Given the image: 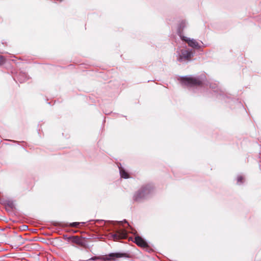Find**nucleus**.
<instances>
[{
    "label": "nucleus",
    "mask_w": 261,
    "mask_h": 261,
    "mask_svg": "<svg viewBox=\"0 0 261 261\" xmlns=\"http://www.w3.org/2000/svg\"><path fill=\"white\" fill-rule=\"evenodd\" d=\"M181 83L187 86H201L202 82L199 79L194 77H182L181 78Z\"/></svg>",
    "instance_id": "nucleus-1"
},
{
    "label": "nucleus",
    "mask_w": 261,
    "mask_h": 261,
    "mask_svg": "<svg viewBox=\"0 0 261 261\" xmlns=\"http://www.w3.org/2000/svg\"><path fill=\"white\" fill-rule=\"evenodd\" d=\"M150 189L147 187L141 188L135 194L133 198L134 200L136 201H138L141 200L145 197L146 194L150 192Z\"/></svg>",
    "instance_id": "nucleus-2"
},
{
    "label": "nucleus",
    "mask_w": 261,
    "mask_h": 261,
    "mask_svg": "<svg viewBox=\"0 0 261 261\" xmlns=\"http://www.w3.org/2000/svg\"><path fill=\"white\" fill-rule=\"evenodd\" d=\"M124 256V254L120 253H112L108 255L102 256L100 258L103 261H109L115 260L116 258H120Z\"/></svg>",
    "instance_id": "nucleus-3"
},
{
    "label": "nucleus",
    "mask_w": 261,
    "mask_h": 261,
    "mask_svg": "<svg viewBox=\"0 0 261 261\" xmlns=\"http://www.w3.org/2000/svg\"><path fill=\"white\" fill-rule=\"evenodd\" d=\"M68 239L72 243H75L81 247H86V243L84 239L78 236L69 237Z\"/></svg>",
    "instance_id": "nucleus-4"
},
{
    "label": "nucleus",
    "mask_w": 261,
    "mask_h": 261,
    "mask_svg": "<svg viewBox=\"0 0 261 261\" xmlns=\"http://www.w3.org/2000/svg\"><path fill=\"white\" fill-rule=\"evenodd\" d=\"M112 237L114 241L123 239L127 237V232L124 229L118 230L113 234Z\"/></svg>",
    "instance_id": "nucleus-5"
},
{
    "label": "nucleus",
    "mask_w": 261,
    "mask_h": 261,
    "mask_svg": "<svg viewBox=\"0 0 261 261\" xmlns=\"http://www.w3.org/2000/svg\"><path fill=\"white\" fill-rule=\"evenodd\" d=\"M193 55V53L191 51L188 50H182L181 51V55H180L178 61L181 62L182 59L185 60H191Z\"/></svg>",
    "instance_id": "nucleus-6"
},
{
    "label": "nucleus",
    "mask_w": 261,
    "mask_h": 261,
    "mask_svg": "<svg viewBox=\"0 0 261 261\" xmlns=\"http://www.w3.org/2000/svg\"><path fill=\"white\" fill-rule=\"evenodd\" d=\"M181 39L185 41L188 44L189 46L192 47L197 49L200 48L198 43L194 39H188L187 37L184 36L181 37Z\"/></svg>",
    "instance_id": "nucleus-7"
},
{
    "label": "nucleus",
    "mask_w": 261,
    "mask_h": 261,
    "mask_svg": "<svg viewBox=\"0 0 261 261\" xmlns=\"http://www.w3.org/2000/svg\"><path fill=\"white\" fill-rule=\"evenodd\" d=\"M135 242L136 244L142 247L146 248L148 247L147 242L144 240L141 237L137 236L135 238Z\"/></svg>",
    "instance_id": "nucleus-8"
},
{
    "label": "nucleus",
    "mask_w": 261,
    "mask_h": 261,
    "mask_svg": "<svg viewBox=\"0 0 261 261\" xmlns=\"http://www.w3.org/2000/svg\"><path fill=\"white\" fill-rule=\"evenodd\" d=\"M119 170H120V173L121 177L124 178H129V176L128 174L125 171V170L124 169L120 167V168H119Z\"/></svg>",
    "instance_id": "nucleus-9"
},
{
    "label": "nucleus",
    "mask_w": 261,
    "mask_h": 261,
    "mask_svg": "<svg viewBox=\"0 0 261 261\" xmlns=\"http://www.w3.org/2000/svg\"><path fill=\"white\" fill-rule=\"evenodd\" d=\"M80 223L79 222H73L69 224V226L71 227H77L80 225Z\"/></svg>",
    "instance_id": "nucleus-10"
},
{
    "label": "nucleus",
    "mask_w": 261,
    "mask_h": 261,
    "mask_svg": "<svg viewBox=\"0 0 261 261\" xmlns=\"http://www.w3.org/2000/svg\"><path fill=\"white\" fill-rule=\"evenodd\" d=\"M6 61V59L4 57L0 55V65L3 64Z\"/></svg>",
    "instance_id": "nucleus-11"
},
{
    "label": "nucleus",
    "mask_w": 261,
    "mask_h": 261,
    "mask_svg": "<svg viewBox=\"0 0 261 261\" xmlns=\"http://www.w3.org/2000/svg\"><path fill=\"white\" fill-rule=\"evenodd\" d=\"M237 180L238 183H241L243 182V178L242 176H239L237 178Z\"/></svg>",
    "instance_id": "nucleus-12"
},
{
    "label": "nucleus",
    "mask_w": 261,
    "mask_h": 261,
    "mask_svg": "<svg viewBox=\"0 0 261 261\" xmlns=\"http://www.w3.org/2000/svg\"><path fill=\"white\" fill-rule=\"evenodd\" d=\"M92 260H94L95 259V258H92Z\"/></svg>",
    "instance_id": "nucleus-13"
}]
</instances>
